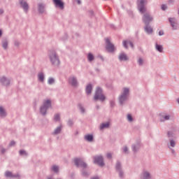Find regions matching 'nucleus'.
Instances as JSON below:
<instances>
[{
    "instance_id": "nucleus-33",
    "label": "nucleus",
    "mask_w": 179,
    "mask_h": 179,
    "mask_svg": "<svg viewBox=\"0 0 179 179\" xmlns=\"http://www.w3.org/2000/svg\"><path fill=\"white\" fill-rule=\"evenodd\" d=\"M52 170H53V171H55V173H58L59 168L57 166H52Z\"/></svg>"
},
{
    "instance_id": "nucleus-31",
    "label": "nucleus",
    "mask_w": 179,
    "mask_h": 179,
    "mask_svg": "<svg viewBox=\"0 0 179 179\" xmlns=\"http://www.w3.org/2000/svg\"><path fill=\"white\" fill-rule=\"evenodd\" d=\"M55 82V80H54V78H50L48 80V85H52V83H54Z\"/></svg>"
},
{
    "instance_id": "nucleus-38",
    "label": "nucleus",
    "mask_w": 179,
    "mask_h": 179,
    "mask_svg": "<svg viewBox=\"0 0 179 179\" xmlns=\"http://www.w3.org/2000/svg\"><path fill=\"white\" fill-rule=\"evenodd\" d=\"M14 45H15V47H19V45H20V43H19L17 41H15L14 42Z\"/></svg>"
},
{
    "instance_id": "nucleus-10",
    "label": "nucleus",
    "mask_w": 179,
    "mask_h": 179,
    "mask_svg": "<svg viewBox=\"0 0 179 179\" xmlns=\"http://www.w3.org/2000/svg\"><path fill=\"white\" fill-rule=\"evenodd\" d=\"M74 164H76V166H77L78 167L81 166V167H86V164H85V162H83V161L80 159L78 158H76L74 159Z\"/></svg>"
},
{
    "instance_id": "nucleus-18",
    "label": "nucleus",
    "mask_w": 179,
    "mask_h": 179,
    "mask_svg": "<svg viewBox=\"0 0 179 179\" xmlns=\"http://www.w3.org/2000/svg\"><path fill=\"white\" fill-rule=\"evenodd\" d=\"M127 44H129L131 48H134V43L132 42L123 41V46L124 48L128 49V45Z\"/></svg>"
},
{
    "instance_id": "nucleus-25",
    "label": "nucleus",
    "mask_w": 179,
    "mask_h": 179,
    "mask_svg": "<svg viewBox=\"0 0 179 179\" xmlns=\"http://www.w3.org/2000/svg\"><path fill=\"white\" fill-rule=\"evenodd\" d=\"M0 115L1 117H5L6 115V113L2 106H0Z\"/></svg>"
},
{
    "instance_id": "nucleus-34",
    "label": "nucleus",
    "mask_w": 179,
    "mask_h": 179,
    "mask_svg": "<svg viewBox=\"0 0 179 179\" xmlns=\"http://www.w3.org/2000/svg\"><path fill=\"white\" fill-rule=\"evenodd\" d=\"M162 10H167V5L166 4H162L161 6Z\"/></svg>"
},
{
    "instance_id": "nucleus-58",
    "label": "nucleus",
    "mask_w": 179,
    "mask_h": 179,
    "mask_svg": "<svg viewBox=\"0 0 179 179\" xmlns=\"http://www.w3.org/2000/svg\"><path fill=\"white\" fill-rule=\"evenodd\" d=\"M134 152H135V147L134 148Z\"/></svg>"
},
{
    "instance_id": "nucleus-48",
    "label": "nucleus",
    "mask_w": 179,
    "mask_h": 179,
    "mask_svg": "<svg viewBox=\"0 0 179 179\" xmlns=\"http://www.w3.org/2000/svg\"><path fill=\"white\" fill-rule=\"evenodd\" d=\"M171 152L174 155V153H176V150H174V149H171Z\"/></svg>"
},
{
    "instance_id": "nucleus-50",
    "label": "nucleus",
    "mask_w": 179,
    "mask_h": 179,
    "mask_svg": "<svg viewBox=\"0 0 179 179\" xmlns=\"http://www.w3.org/2000/svg\"><path fill=\"white\" fill-rule=\"evenodd\" d=\"M2 13H3V10L0 9V15H2Z\"/></svg>"
},
{
    "instance_id": "nucleus-21",
    "label": "nucleus",
    "mask_w": 179,
    "mask_h": 179,
    "mask_svg": "<svg viewBox=\"0 0 179 179\" xmlns=\"http://www.w3.org/2000/svg\"><path fill=\"white\" fill-rule=\"evenodd\" d=\"M87 58L89 62H92V61H94V56L91 52L87 54Z\"/></svg>"
},
{
    "instance_id": "nucleus-24",
    "label": "nucleus",
    "mask_w": 179,
    "mask_h": 179,
    "mask_svg": "<svg viewBox=\"0 0 179 179\" xmlns=\"http://www.w3.org/2000/svg\"><path fill=\"white\" fill-rule=\"evenodd\" d=\"M85 92L87 94H90L92 93V85H88L85 88Z\"/></svg>"
},
{
    "instance_id": "nucleus-30",
    "label": "nucleus",
    "mask_w": 179,
    "mask_h": 179,
    "mask_svg": "<svg viewBox=\"0 0 179 179\" xmlns=\"http://www.w3.org/2000/svg\"><path fill=\"white\" fill-rule=\"evenodd\" d=\"M157 51H159V52H163V45H157Z\"/></svg>"
},
{
    "instance_id": "nucleus-19",
    "label": "nucleus",
    "mask_w": 179,
    "mask_h": 179,
    "mask_svg": "<svg viewBox=\"0 0 179 179\" xmlns=\"http://www.w3.org/2000/svg\"><path fill=\"white\" fill-rule=\"evenodd\" d=\"M168 138H169V140H174L176 139V134H174V131H169L168 132Z\"/></svg>"
},
{
    "instance_id": "nucleus-59",
    "label": "nucleus",
    "mask_w": 179,
    "mask_h": 179,
    "mask_svg": "<svg viewBox=\"0 0 179 179\" xmlns=\"http://www.w3.org/2000/svg\"><path fill=\"white\" fill-rule=\"evenodd\" d=\"M111 106H113V103H111Z\"/></svg>"
},
{
    "instance_id": "nucleus-44",
    "label": "nucleus",
    "mask_w": 179,
    "mask_h": 179,
    "mask_svg": "<svg viewBox=\"0 0 179 179\" xmlns=\"http://www.w3.org/2000/svg\"><path fill=\"white\" fill-rule=\"evenodd\" d=\"M124 153H127V152H128V148L124 147Z\"/></svg>"
},
{
    "instance_id": "nucleus-26",
    "label": "nucleus",
    "mask_w": 179,
    "mask_h": 179,
    "mask_svg": "<svg viewBox=\"0 0 179 179\" xmlns=\"http://www.w3.org/2000/svg\"><path fill=\"white\" fill-rule=\"evenodd\" d=\"M110 127V122L103 123L101 125L100 129H104V128H108Z\"/></svg>"
},
{
    "instance_id": "nucleus-14",
    "label": "nucleus",
    "mask_w": 179,
    "mask_h": 179,
    "mask_svg": "<svg viewBox=\"0 0 179 179\" xmlns=\"http://www.w3.org/2000/svg\"><path fill=\"white\" fill-rule=\"evenodd\" d=\"M94 163H97L99 166H104V162H103V157L97 156L94 158Z\"/></svg>"
},
{
    "instance_id": "nucleus-41",
    "label": "nucleus",
    "mask_w": 179,
    "mask_h": 179,
    "mask_svg": "<svg viewBox=\"0 0 179 179\" xmlns=\"http://www.w3.org/2000/svg\"><path fill=\"white\" fill-rule=\"evenodd\" d=\"M89 15L91 16H94V12H93V10H90L89 11Z\"/></svg>"
},
{
    "instance_id": "nucleus-12",
    "label": "nucleus",
    "mask_w": 179,
    "mask_h": 179,
    "mask_svg": "<svg viewBox=\"0 0 179 179\" xmlns=\"http://www.w3.org/2000/svg\"><path fill=\"white\" fill-rule=\"evenodd\" d=\"M144 30L147 34H153V27L149 24H145Z\"/></svg>"
},
{
    "instance_id": "nucleus-46",
    "label": "nucleus",
    "mask_w": 179,
    "mask_h": 179,
    "mask_svg": "<svg viewBox=\"0 0 179 179\" xmlns=\"http://www.w3.org/2000/svg\"><path fill=\"white\" fill-rule=\"evenodd\" d=\"M81 113H85V109L83 107H80Z\"/></svg>"
},
{
    "instance_id": "nucleus-55",
    "label": "nucleus",
    "mask_w": 179,
    "mask_h": 179,
    "mask_svg": "<svg viewBox=\"0 0 179 179\" xmlns=\"http://www.w3.org/2000/svg\"><path fill=\"white\" fill-rule=\"evenodd\" d=\"M72 124V122L69 121V124L71 125Z\"/></svg>"
},
{
    "instance_id": "nucleus-35",
    "label": "nucleus",
    "mask_w": 179,
    "mask_h": 179,
    "mask_svg": "<svg viewBox=\"0 0 179 179\" xmlns=\"http://www.w3.org/2000/svg\"><path fill=\"white\" fill-rule=\"evenodd\" d=\"M54 120L55 121H59V115L58 114L55 115Z\"/></svg>"
},
{
    "instance_id": "nucleus-37",
    "label": "nucleus",
    "mask_w": 179,
    "mask_h": 179,
    "mask_svg": "<svg viewBox=\"0 0 179 179\" xmlns=\"http://www.w3.org/2000/svg\"><path fill=\"white\" fill-rule=\"evenodd\" d=\"M6 177H13L11 172L6 171Z\"/></svg>"
},
{
    "instance_id": "nucleus-20",
    "label": "nucleus",
    "mask_w": 179,
    "mask_h": 179,
    "mask_svg": "<svg viewBox=\"0 0 179 179\" xmlns=\"http://www.w3.org/2000/svg\"><path fill=\"white\" fill-rule=\"evenodd\" d=\"M0 82H1L4 86L9 85V80L6 79L5 77H2L0 80Z\"/></svg>"
},
{
    "instance_id": "nucleus-8",
    "label": "nucleus",
    "mask_w": 179,
    "mask_h": 179,
    "mask_svg": "<svg viewBox=\"0 0 179 179\" xmlns=\"http://www.w3.org/2000/svg\"><path fill=\"white\" fill-rule=\"evenodd\" d=\"M38 12L40 15H45V13H47L45 11V5L44 3H38Z\"/></svg>"
},
{
    "instance_id": "nucleus-3",
    "label": "nucleus",
    "mask_w": 179,
    "mask_h": 179,
    "mask_svg": "<svg viewBox=\"0 0 179 179\" xmlns=\"http://www.w3.org/2000/svg\"><path fill=\"white\" fill-rule=\"evenodd\" d=\"M106 50L108 52H114L115 51V47L108 38L106 39Z\"/></svg>"
},
{
    "instance_id": "nucleus-51",
    "label": "nucleus",
    "mask_w": 179,
    "mask_h": 179,
    "mask_svg": "<svg viewBox=\"0 0 179 179\" xmlns=\"http://www.w3.org/2000/svg\"><path fill=\"white\" fill-rule=\"evenodd\" d=\"M155 48L157 50V42L155 43Z\"/></svg>"
},
{
    "instance_id": "nucleus-49",
    "label": "nucleus",
    "mask_w": 179,
    "mask_h": 179,
    "mask_svg": "<svg viewBox=\"0 0 179 179\" xmlns=\"http://www.w3.org/2000/svg\"><path fill=\"white\" fill-rule=\"evenodd\" d=\"M77 3H78V5H80V3H81L80 0H77Z\"/></svg>"
},
{
    "instance_id": "nucleus-2",
    "label": "nucleus",
    "mask_w": 179,
    "mask_h": 179,
    "mask_svg": "<svg viewBox=\"0 0 179 179\" xmlns=\"http://www.w3.org/2000/svg\"><path fill=\"white\" fill-rule=\"evenodd\" d=\"M94 100H100L101 101H104L106 100V96L103 94L101 88L97 87L95 95L94 96Z\"/></svg>"
},
{
    "instance_id": "nucleus-43",
    "label": "nucleus",
    "mask_w": 179,
    "mask_h": 179,
    "mask_svg": "<svg viewBox=\"0 0 179 179\" xmlns=\"http://www.w3.org/2000/svg\"><path fill=\"white\" fill-rule=\"evenodd\" d=\"M120 163H117V164H116V169H117V170H120Z\"/></svg>"
},
{
    "instance_id": "nucleus-47",
    "label": "nucleus",
    "mask_w": 179,
    "mask_h": 179,
    "mask_svg": "<svg viewBox=\"0 0 179 179\" xmlns=\"http://www.w3.org/2000/svg\"><path fill=\"white\" fill-rule=\"evenodd\" d=\"M15 145V141H11L10 143V146H13Z\"/></svg>"
},
{
    "instance_id": "nucleus-6",
    "label": "nucleus",
    "mask_w": 179,
    "mask_h": 179,
    "mask_svg": "<svg viewBox=\"0 0 179 179\" xmlns=\"http://www.w3.org/2000/svg\"><path fill=\"white\" fill-rule=\"evenodd\" d=\"M50 107H51V101L48 99L44 101L43 106L41 108V113L43 114V115H45L47 108H50Z\"/></svg>"
},
{
    "instance_id": "nucleus-39",
    "label": "nucleus",
    "mask_w": 179,
    "mask_h": 179,
    "mask_svg": "<svg viewBox=\"0 0 179 179\" xmlns=\"http://www.w3.org/2000/svg\"><path fill=\"white\" fill-rule=\"evenodd\" d=\"M127 120L128 121H132V116L131 115H127Z\"/></svg>"
},
{
    "instance_id": "nucleus-29",
    "label": "nucleus",
    "mask_w": 179,
    "mask_h": 179,
    "mask_svg": "<svg viewBox=\"0 0 179 179\" xmlns=\"http://www.w3.org/2000/svg\"><path fill=\"white\" fill-rule=\"evenodd\" d=\"M169 145L170 146H171V148H176V141H174V140L171 139L169 140Z\"/></svg>"
},
{
    "instance_id": "nucleus-5",
    "label": "nucleus",
    "mask_w": 179,
    "mask_h": 179,
    "mask_svg": "<svg viewBox=\"0 0 179 179\" xmlns=\"http://www.w3.org/2000/svg\"><path fill=\"white\" fill-rule=\"evenodd\" d=\"M143 22L145 24H150V22H153V16L149 13H145L143 16Z\"/></svg>"
},
{
    "instance_id": "nucleus-17",
    "label": "nucleus",
    "mask_w": 179,
    "mask_h": 179,
    "mask_svg": "<svg viewBox=\"0 0 179 179\" xmlns=\"http://www.w3.org/2000/svg\"><path fill=\"white\" fill-rule=\"evenodd\" d=\"M69 82L71 86H77L78 85V80L75 77H71L69 79Z\"/></svg>"
},
{
    "instance_id": "nucleus-52",
    "label": "nucleus",
    "mask_w": 179,
    "mask_h": 179,
    "mask_svg": "<svg viewBox=\"0 0 179 179\" xmlns=\"http://www.w3.org/2000/svg\"><path fill=\"white\" fill-rule=\"evenodd\" d=\"M2 36V30L0 29V37Z\"/></svg>"
},
{
    "instance_id": "nucleus-53",
    "label": "nucleus",
    "mask_w": 179,
    "mask_h": 179,
    "mask_svg": "<svg viewBox=\"0 0 179 179\" xmlns=\"http://www.w3.org/2000/svg\"><path fill=\"white\" fill-rule=\"evenodd\" d=\"M4 152H5V150L4 149L1 150V153H4Z\"/></svg>"
},
{
    "instance_id": "nucleus-4",
    "label": "nucleus",
    "mask_w": 179,
    "mask_h": 179,
    "mask_svg": "<svg viewBox=\"0 0 179 179\" xmlns=\"http://www.w3.org/2000/svg\"><path fill=\"white\" fill-rule=\"evenodd\" d=\"M128 96H129V89L128 88H124L123 93L120 96V104H122L127 99H128Z\"/></svg>"
},
{
    "instance_id": "nucleus-16",
    "label": "nucleus",
    "mask_w": 179,
    "mask_h": 179,
    "mask_svg": "<svg viewBox=\"0 0 179 179\" xmlns=\"http://www.w3.org/2000/svg\"><path fill=\"white\" fill-rule=\"evenodd\" d=\"M118 58L120 61H128V59H129V57H128V56H127V55L124 52L120 53Z\"/></svg>"
},
{
    "instance_id": "nucleus-28",
    "label": "nucleus",
    "mask_w": 179,
    "mask_h": 179,
    "mask_svg": "<svg viewBox=\"0 0 179 179\" xmlns=\"http://www.w3.org/2000/svg\"><path fill=\"white\" fill-rule=\"evenodd\" d=\"M85 140L88 141L89 142H92V141H93V136L92 135H87L85 136Z\"/></svg>"
},
{
    "instance_id": "nucleus-27",
    "label": "nucleus",
    "mask_w": 179,
    "mask_h": 179,
    "mask_svg": "<svg viewBox=\"0 0 179 179\" xmlns=\"http://www.w3.org/2000/svg\"><path fill=\"white\" fill-rule=\"evenodd\" d=\"M38 78L41 82H44V74H43V73H39L38 75Z\"/></svg>"
},
{
    "instance_id": "nucleus-32",
    "label": "nucleus",
    "mask_w": 179,
    "mask_h": 179,
    "mask_svg": "<svg viewBox=\"0 0 179 179\" xmlns=\"http://www.w3.org/2000/svg\"><path fill=\"white\" fill-rule=\"evenodd\" d=\"M61 132V127H57L55 130V134L57 135V134H59Z\"/></svg>"
},
{
    "instance_id": "nucleus-40",
    "label": "nucleus",
    "mask_w": 179,
    "mask_h": 179,
    "mask_svg": "<svg viewBox=\"0 0 179 179\" xmlns=\"http://www.w3.org/2000/svg\"><path fill=\"white\" fill-rule=\"evenodd\" d=\"M20 155H21L22 156H23V155H26V151H24V150H20Z\"/></svg>"
},
{
    "instance_id": "nucleus-22",
    "label": "nucleus",
    "mask_w": 179,
    "mask_h": 179,
    "mask_svg": "<svg viewBox=\"0 0 179 179\" xmlns=\"http://www.w3.org/2000/svg\"><path fill=\"white\" fill-rule=\"evenodd\" d=\"M150 174L148 173V171H144L141 179H150Z\"/></svg>"
},
{
    "instance_id": "nucleus-54",
    "label": "nucleus",
    "mask_w": 179,
    "mask_h": 179,
    "mask_svg": "<svg viewBox=\"0 0 179 179\" xmlns=\"http://www.w3.org/2000/svg\"><path fill=\"white\" fill-rule=\"evenodd\" d=\"M119 174H120V177L122 176V173L120 172Z\"/></svg>"
},
{
    "instance_id": "nucleus-42",
    "label": "nucleus",
    "mask_w": 179,
    "mask_h": 179,
    "mask_svg": "<svg viewBox=\"0 0 179 179\" xmlns=\"http://www.w3.org/2000/svg\"><path fill=\"white\" fill-rule=\"evenodd\" d=\"M164 31H159V36H164Z\"/></svg>"
},
{
    "instance_id": "nucleus-9",
    "label": "nucleus",
    "mask_w": 179,
    "mask_h": 179,
    "mask_svg": "<svg viewBox=\"0 0 179 179\" xmlns=\"http://www.w3.org/2000/svg\"><path fill=\"white\" fill-rule=\"evenodd\" d=\"M19 3L21 8H22L23 10H24V13H27V12L29 11V3L24 0H19Z\"/></svg>"
},
{
    "instance_id": "nucleus-36",
    "label": "nucleus",
    "mask_w": 179,
    "mask_h": 179,
    "mask_svg": "<svg viewBox=\"0 0 179 179\" xmlns=\"http://www.w3.org/2000/svg\"><path fill=\"white\" fill-rule=\"evenodd\" d=\"M138 64L139 65H143V59H142V58L140 57V58L138 59Z\"/></svg>"
},
{
    "instance_id": "nucleus-23",
    "label": "nucleus",
    "mask_w": 179,
    "mask_h": 179,
    "mask_svg": "<svg viewBox=\"0 0 179 179\" xmlns=\"http://www.w3.org/2000/svg\"><path fill=\"white\" fill-rule=\"evenodd\" d=\"M8 39H3L2 41V47L3 50H8Z\"/></svg>"
},
{
    "instance_id": "nucleus-1",
    "label": "nucleus",
    "mask_w": 179,
    "mask_h": 179,
    "mask_svg": "<svg viewBox=\"0 0 179 179\" xmlns=\"http://www.w3.org/2000/svg\"><path fill=\"white\" fill-rule=\"evenodd\" d=\"M48 55L53 66H58V65H59V57L55 50H49Z\"/></svg>"
},
{
    "instance_id": "nucleus-57",
    "label": "nucleus",
    "mask_w": 179,
    "mask_h": 179,
    "mask_svg": "<svg viewBox=\"0 0 179 179\" xmlns=\"http://www.w3.org/2000/svg\"><path fill=\"white\" fill-rule=\"evenodd\" d=\"M177 102H178V104H179V98L177 99Z\"/></svg>"
},
{
    "instance_id": "nucleus-15",
    "label": "nucleus",
    "mask_w": 179,
    "mask_h": 179,
    "mask_svg": "<svg viewBox=\"0 0 179 179\" xmlns=\"http://www.w3.org/2000/svg\"><path fill=\"white\" fill-rule=\"evenodd\" d=\"M169 120H171V115L169 114L162 115L159 119L160 122H164L165 121H169Z\"/></svg>"
},
{
    "instance_id": "nucleus-11",
    "label": "nucleus",
    "mask_w": 179,
    "mask_h": 179,
    "mask_svg": "<svg viewBox=\"0 0 179 179\" xmlns=\"http://www.w3.org/2000/svg\"><path fill=\"white\" fill-rule=\"evenodd\" d=\"M169 21L173 28V30H177V20L176 18L169 17Z\"/></svg>"
},
{
    "instance_id": "nucleus-7",
    "label": "nucleus",
    "mask_w": 179,
    "mask_h": 179,
    "mask_svg": "<svg viewBox=\"0 0 179 179\" xmlns=\"http://www.w3.org/2000/svg\"><path fill=\"white\" fill-rule=\"evenodd\" d=\"M145 5H146V1L145 0H141L140 3L138 5L140 13H145V12H146Z\"/></svg>"
},
{
    "instance_id": "nucleus-13",
    "label": "nucleus",
    "mask_w": 179,
    "mask_h": 179,
    "mask_svg": "<svg viewBox=\"0 0 179 179\" xmlns=\"http://www.w3.org/2000/svg\"><path fill=\"white\" fill-rule=\"evenodd\" d=\"M53 3H55V6L59 8V9H64V5H65L62 0H53Z\"/></svg>"
},
{
    "instance_id": "nucleus-45",
    "label": "nucleus",
    "mask_w": 179,
    "mask_h": 179,
    "mask_svg": "<svg viewBox=\"0 0 179 179\" xmlns=\"http://www.w3.org/2000/svg\"><path fill=\"white\" fill-rule=\"evenodd\" d=\"M106 156H107L108 159H111V154L110 153H108Z\"/></svg>"
},
{
    "instance_id": "nucleus-56",
    "label": "nucleus",
    "mask_w": 179,
    "mask_h": 179,
    "mask_svg": "<svg viewBox=\"0 0 179 179\" xmlns=\"http://www.w3.org/2000/svg\"><path fill=\"white\" fill-rule=\"evenodd\" d=\"M92 179H99V178L95 177V178H93Z\"/></svg>"
}]
</instances>
